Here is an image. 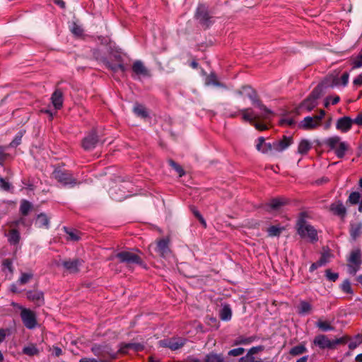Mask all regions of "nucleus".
I'll return each instance as SVG.
<instances>
[{
	"instance_id": "f257e3e1",
	"label": "nucleus",
	"mask_w": 362,
	"mask_h": 362,
	"mask_svg": "<svg viewBox=\"0 0 362 362\" xmlns=\"http://www.w3.org/2000/svg\"><path fill=\"white\" fill-rule=\"evenodd\" d=\"M296 230L301 238L308 240L310 243H316L318 240L317 231L304 218H300L297 221Z\"/></svg>"
},
{
	"instance_id": "f03ea898",
	"label": "nucleus",
	"mask_w": 362,
	"mask_h": 362,
	"mask_svg": "<svg viewBox=\"0 0 362 362\" xmlns=\"http://www.w3.org/2000/svg\"><path fill=\"white\" fill-rule=\"evenodd\" d=\"M52 177L64 187H74L82 183L66 170L56 169L52 173Z\"/></svg>"
},
{
	"instance_id": "7ed1b4c3",
	"label": "nucleus",
	"mask_w": 362,
	"mask_h": 362,
	"mask_svg": "<svg viewBox=\"0 0 362 362\" xmlns=\"http://www.w3.org/2000/svg\"><path fill=\"white\" fill-rule=\"evenodd\" d=\"M325 144L329 147L331 150H334L339 158H344L349 149V144L345 141H341V138L338 136L327 138L325 141Z\"/></svg>"
},
{
	"instance_id": "20e7f679",
	"label": "nucleus",
	"mask_w": 362,
	"mask_h": 362,
	"mask_svg": "<svg viewBox=\"0 0 362 362\" xmlns=\"http://www.w3.org/2000/svg\"><path fill=\"white\" fill-rule=\"evenodd\" d=\"M243 90H245V95L249 98L253 105L258 107L262 112V117L265 119L269 118L272 114V111L267 108L258 98L256 91L250 86H243Z\"/></svg>"
},
{
	"instance_id": "39448f33",
	"label": "nucleus",
	"mask_w": 362,
	"mask_h": 362,
	"mask_svg": "<svg viewBox=\"0 0 362 362\" xmlns=\"http://www.w3.org/2000/svg\"><path fill=\"white\" fill-rule=\"evenodd\" d=\"M243 90H245V95L249 98L253 105L258 107L262 112V117L265 119L269 118L272 114V111L267 108L258 98L256 91L250 86H243Z\"/></svg>"
},
{
	"instance_id": "423d86ee",
	"label": "nucleus",
	"mask_w": 362,
	"mask_h": 362,
	"mask_svg": "<svg viewBox=\"0 0 362 362\" xmlns=\"http://www.w3.org/2000/svg\"><path fill=\"white\" fill-rule=\"evenodd\" d=\"M325 115V111L320 110L318 115L314 117H305L300 123L299 127L305 130L315 129L320 126L322 119Z\"/></svg>"
},
{
	"instance_id": "0eeeda50",
	"label": "nucleus",
	"mask_w": 362,
	"mask_h": 362,
	"mask_svg": "<svg viewBox=\"0 0 362 362\" xmlns=\"http://www.w3.org/2000/svg\"><path fill=\"white\" fill-rule=\"evenodd\" d=\"M293 143V139L292 136H284L282 139L273 142L272 144H267V148L264 149L263 151L269 152L274 150L278 152H281L288 148Z\"/></svg>"
},
{
	"instance_id": "6e6552de",
	"label": "nucleus",
	"mask_w": 362,
	"mask_h": 362,
	"mask_svg": "<svg viewBox=\"0 0 362 362\" xmlns=\"http://www.w3.org/2000/svg\"><path fill=\"white\" fill-rule=\"evenodd\" d=\"M116 257L119 259L120 262L125 263L128 265L141 264V258L134 252L129 251H122L116 255Z\"/></svg>"
},
{
	"instance_id": "1a4fd4ad",
	"label": "nucleus",
	"mask_w": 362,
	"mask_h": 362,
	"mask_svg": "<svg viewBox=\"0 0 362 362\" xmlns=\"http://www.w3.org/2000/svg\"><path fill=\"white\" fill-rule=\"evenodd\" d=\"M21 317L25 327L29 329H34L37 325L36 315L34 312L27 308H22Z\"/></svg>"
},
{
	"instance_id": "9d476101",
	"label": "nucleus",
	"mask_w": 362,
	"mask_h": 362,
	"mask_svg": "<svg viewBox=\"0 0 362 362\" xmlns=\"http://www.w3.org/2000/svg\"><path fill=\"white\" fill-rule=\"evenodd\" d=\"M196 18L199 21L200 24L206 28H209L214 22L213 17L209 14L206 7L203 5L198 6Z\"/></svg>"
},
{
	"instance_id": "9b49d317",
	"label": "nucleus",
	"mask_w": 362,
	"mask_h": 362,
	"mask_svg": "<svg viewBox=\"0 0 362 362\" xmlns=\"http://www.w3.org/2000/svg\"><path fill=\"white\" fill-rule=\"evenodd\" d=\"M99 142L100 140L98 139V136L96 134L95 131H92L83 139L82 147L86 151H90L95 148Z\"/></svg>"
},
{
	"instance_id": "f8f14e48",
	"label": "nucleus",
	"mask_w": 362,
	"mask_h": 362,
	"mask_svg": "<svg viewBox=\"0 0 362 362\" xmlns=\"http://www.w3.org/2000/svg\"><path fill=\"white\" fill-rule=\"evenodd\" d=\"M160 346L170 348L171 350H177L184 346L185 339L182 338H172L159 341Z\"/></svg>"
},
{
	"instance_id": "ddd939ff",
	"label": "nucleus",
	"mask_w": 362,
	"mask_h": 362,
	"mask_svg": "<svg viewBox=\"0 0 362 362\" xmlns=\"http://www.w3.org/2000/svg\"><path fill=\"white\" fill-rule=\"evenodd\" d=\"M82 264L83 261L79 259L64 260L62 262V265L70 274L78 273Z\"/></svg>"
},
{
	"instance_id": "4468645a",
	"label": "nucleus",
	"mask_w": 362,
	"mask_h": 362,
	"mask_svg": "<svg viewBox=\"0 0 362 362\" xmlns=\"http://www.w3.org/2000/svg\"><path fill=\"white\" fill-rule=\"evenodd\" d=\"M156 251L163 257H168L171 253L170 249V239L166 238L158 240Z\"/></svg>"
},
{
	"instance_id": "2eb2a0df",
	"label": "nucleus",
	"mask_w": 362,
	"mask_h": 362,
	"mask_svg": "<svg viewBox=\"0 0 362 362\" xmlns=\"http://www.w3.org/2000/svg\"><path fill=\"white\" fill-rule=\"evenodd\" d=\"M353 124L354 121L351 117L344 116L338 119L336 128L341 132H347L351 129Z\"/></svg>"
},
{
	"instance_id": "dca6fc26",
	"label": "nucleus",
	"mask_w": 362,
	"mask_h": 362,
	"mask_svg": "<svg viewBox=\"0 0 362 362\" xmlns=\"http://www.w3.org/2000/svg\"><path fill=\"white\" fill-rule=\"evenodd\" d=\"M132 71L137 76L144 77H151V74L149 70L144 66L140 60H136L133 63Z\"/></svg>"
},
{
	"instance_id": "f3484780",
	"label": "nucleus",
	"mask_w": 362,
	"mask_h": 362,
	"mask_svg": "<svg viewBox=\"0 0 362 362\" xmlns=\"http://www.w3.org/2000/svg\"><path fill=\"white\" fill-rule=\"evenodd\" d=\"M27 298L35 303L37 306H40L44 303V295L40 291H28L26 293Z\"/></svg>"
},
{
	"instance_id": "a211bd4d",
	"label": "nucleus",
	"mask_w": 362,
	"mask_h": 362,
	"mask_svg": "<svg viewBox=\"0 0 362 362\" xmlns=\"http://www.w3.org/2000/svg\"><path fill=\"white\" fill-rule=\"evenodd\" d=\"M242 118L244 121L248 122L250 124L254 123L255 120L264 119L262 117V112L259 115L255 114L250 108H245L240 110Z\"/></svg>"
},
{
	"instance_id": "6ab92c4d",
	"label": "nucleus",
	"mask_w": 362,
	"mask_h": 362,
	"mask_svg": "<svg viewBox=\"0 0 362 362\" xmlns=\"http://www.w3.org/2000/svg\"><path fill=\"white\" fill-rule=\"evenodd\" d=\"M314 344L320 349H333L332 340H329L328 337L323 334L315 337Z\"/></svg>"
},
{
	"instance_id": "aec40b11",
	"label": "nucleus",
	"mask_w": 362,
	"mask_h": 362,
	"mask_svg": "<svg viewBox=\"0 0 362 362\" xmlns=\"http://www.w3.org/2000/svg\"><path fill=\"white\" fill-rule=\"evenodd\" d=\"M144 349V346L141 343H127L122 344L119 351L122 354H127L129 350L139 352L143 351Z\"/></svg>"
},
{
	"instance_id": "412c9836",
	"label": "nucleus",
	"mask_w": 362,
	"mask_h": 362,
	"mask_svg": "<svg viewBox=\"0 0 362 362\" xmlns=\"http://www.w3.org/2000/svg\"><path fill=\"white\" fill-rule=\"evenodd\" d=\"M329 209L334 215L340 216L341 218L345 217L346 214V209L341 201L332 203Z\"/></svg>"
},
{
	"instance_id": "4be33fe9",
	"label": "nucleus",
	"mask_w": 362,
	"mask_h": 362,
	"mask_svg": "<svg viewBox=\"0 0 362 362\" xmlns=\"http://www.w3.org/2000/svg\"><path fill=\"white\" fill-rule=\"evenodd\" d=\"M346 204L351 205L358 204V210L359 212H362V196L358 192H352L346 200Z\"/></svg>"
},
{
	"instance_id": "5701e85b",
	"label": "nucleus",
	"mask_w": 362,
	"mask_h": 362,
	"mask_svg": "<svg viewBox=\"0 0 362 362\" xmlns=\"http://www.w3.org/2000/svg\"><path fill=\"white\" fill-rule=\"evenodd\" d=\"M51 100L56 110H59L63 105V93L61 90L57 89L52 95Z\"/></svg>"
},
{
	"instance_id": "b1692460",
	"label": "nucleus",
	"mask_w": 362,
	"mask_h": 362,
	"mask_svg": "<svg viewBox=\"0 0 362 362\" xmlns=\"http://www.w3.org/2000/svg\"><path fill=\"white\" fill-rule=\"evenodd\" d=\"M262 346H254L251 348L245 356L239 358L238 362H253L257 358L254 356V354L262 350Z\"/></svg>"
},
{
	"instance_id": "393cba45",
	"label": "nucleus",
	"mask_w": 362,
	"mask_h": 362,
	"mask_svg": "<svg viewBox=\"0 0 362 362\" xmlns=\"http://www.w3.org/2000/svg\"><path fill=\"white\" fill-rule=\"evenodd\" d=\"M111 198L117 202H121L127 196L125 194L119 187L115 186L111 187L109 191Z\"/></svg>"
},
{
	"instance_id": "a878e982",
	"label": "nucleus",
	"mask_w": 362,
	"mask_h": 362,
	"mask_svg": "<svg viewBox=\"0 0 362 362\" xmlns=\"http://www.w3.org/2000/svg\"><path fill=\"white\" fill-rule=\"evenodd\" d=\"M362 230V223H352L350 224L349 233L351 238L356 240L361 235Z\"/></svg>"
},
{
	"instance_id": "bb28decb",
	"label": "nucleus",
	"mask_w": 362,
	"mask_h": 362,
	"mask_svg": "<svg viewBox=\"0 0 362 362\" xmlns=\"http://www.w3.org/2000/svg\"><path fill=\"white\" fill-rule=\"evenodd\" d=\"M35 225L39 228H45L48 229L49 228V218L44 213L37 215Z\"/></svg>"
},
{
	"instance_id": "cd10ccee",
	"label": "nucleus",
	"mask_w": 362,
	"mask_h": 362,
	"mask_svg": "<svg viewBox=\"0 0 362 362\" xmlns=\"http://www.w3.org/2000/svg\"><path fill=\"white\" fill-rule=\"evenodd\" d=\"M313 309L312 305L305 300H302L300 302L299 305L298 306V313L300 315H308L309 314Z\"/></svg>"
},
{
	"instance_id": "c85d7f7f",
	"label": "nucleus",
	"mask_w": 362,
	"mask_h": 362,
	"mask_svg": "<svg viewBox=\"0 0 362 362\" xmlns=\"http://www.w3.org/2000/svg\"><path fill=\"white\" fill-rule=\"evenodd\" d=\"M349 262L356 266L361 264V253L360 250H356L351 252Z\"/></svg>"
},
{
	"instance_id": "c756f323",
	"label": "nucleus",
	"mask_w": 362,
	"mask_h": 362,
	"mask_svg": "<svg viewBox=\"0 0 362 362\" xmlns=\"http://www.w3.org/2000/svg\"><path fill=\"white\" fill-rule=\"evenodd\" d=\"M134 112L139 117L141 118H146L148 117V112L146 110V108L139 103L135 104L134 107Z\"/></svg>"
},
{
	"instance_id": "7c9ffc66",
	"label": "nucleus",
	"mask_w": 362,
	"mask_h": 362,
	"mask_svg": "<svg viewBox=\"0 0 362 362\" xmlns=\"http://www.w3.org/2000/svg\"><path fill=\"white\" fill-rule=\"evenodd\" d=\"M23 354L29 356H37L39 354L40 351L37 346L34 344H30L27 346H25L22 350Z\"/></svg>"
},
{
	"instance_id": "2f4dec72",
	"label": "nucleus",
	"mask_w": 362,
	"mask_h": 362,
	"mask_svg": "<svg viewBox=\"0 0 362 362\" xmlns=\"http://www.w3.org/2000/svg\"><path fill=\"white\" fill-rule=\"evenodd\" d=\"M349 78V74L348 72H344L342 74L340 78H335L333 80L332 86H338L339 85H342L343 86H346L348 83Z\"/></svg>"
},
{
	"instance_id": "473e14b6",
	"label": "nucleus",
	"mask_w": 362,
	"mask_h": 362,
	"mask_svg": "<svg viewBox=\"0 0 362 362\" xmlns=\"http://www.w3.org/2000/svg\"><path fill=\"white\" fill-rule=\"evenodd\" d=\"M317 105V102L308 96V98L304 100L301 103V107L305 109L307 111L310 112Z\"/></svg>"
},
{
	"instance_id": "72a5a7b5",
	"label": "nucleus",
	"mask_w": 362,
	"mask_h": 362,
	"mask_svg": "<svg viewBox=\"0 0 362 362\" xmlns=\"http://www.w3.org/2000/svg\"><path fill=\"white\" fill-rule=\"evenodd\" d=\"M311 146L312 145L309 141L303 139L299 143L298 152L302 155L306 154L311 148Z\"/></svg>"
},
{
	"instance_id": "f704fd0d",
	"label": "nucleus",
	"mask_w": 362,
	"mask_h": 362,
	"mask_svg": "<svg viewBox=\"0 0 362 362\" xmlns=\"http://www.w3.org/2000/svg\"><path fill=\"white\" fill-rule=\"evenodd\" d=\"M220 318L224 321H228L231 319L232 311L228 305H224L220 310Z\"/></svg>"
},
{
	"instance_id": "c9c22d12",
	"label": "nucleus",
	"mask_w": 362,
	"mask_h": 362,
	"mask_svg": "<svg viewBox=\"0 0 362 362\" xmlns=\"http://www.w3.org/2000/svg\"><path fill=\"white\" fill-rule=\"evenodd\" d=\"M8 240L11 245H16L20 240V233L18 230L12 229L9 231L8 235Z\"/></svg>"
},
{
	"instance_id": "e433bc0d",
	"label": "nucleus",
	"mask_w": 362,
	"mask_h": 362,
	"mask_svg": "<svg viewBox=\"0 0 362 362\" xmlns=\"http://www.w3.org/2000/svg\"><path fill=\"white\" fill-rule=\"evenodd\" d=\"M105 64L107 68L114 72L121 71L122 73L126 71V68L122 63L112 64L110 62L105 60Z\"/></svg>"
},
{
	"instance_id": "4c0bfd02",
	"label": "nucleus",
	"mask_w": 362,
	"mask_h": 362,
	"mask_svg": "<svg viewBox=\"0 0 362 362\" xmlns=\"http://www.w3.org/2000/svg\"><path fill=\"white\" fill-rule=\"evenodd\" d=\"M361 344H362V335L357 334L353 339H351V341L349 344V349L350 350H354Z\"/></svg>"
},
{
	"instance_id": "58836bf2",
	"label": "nucleus",
	"mask_w": 362,
	"mask_h": 362,
	"mask_svg": "<svg viewBox=\"0 0 362 362\" xmlns=\"http://www.w3.org/2000/svg\"><path fill=\"white\" fill-rule=\"evenodd\" d=\"M205 362H223V357L221 354L211 353L206 356Z\"/></svg>"
},
{
	"instance_id": "ea45409f",
	"label": "nucleus",
	"mask_w": 362,
	"mask_h": 362,
	"mask_svg": "<svg viewBox=\"0 0 362 362\" xmlns=\"http://www.w3.org/2000/svg\"><path fill=\"white\" fill-rule=\"evenodd\" d=\"M272 144L271 143H266L264 137H259L257 140L256 143V148L258 151H261L263 153H267V152H264V149L267 148V145Z\"/></svg>"
},
{
	"instance_id": "a19ab883",
	"label": "nucleus",
	"mask_w": 362,
	"mask_h": 362,
	"mask_svg": "<svg viewBox=\"0 0 362 362\" xmlns=\"http://www.w3.org/2000/svg\"><path fill=\"white\" fill-rule=\"evenodd\" d=\"M285 202L282 199H273L268 204V206L272 209H278L283 206Z\"/></svg>"
},
{
	"instance_id": "79ce46f5",
	"label": "nucleus",
	"mask_w": 362,
	"mask_h": 362,
	"mask_svg": "<svg viewBox=\"0 0 362 362\" xmlns=\"http://www.w3.org/2000/svg\"><path fill=\"white\" fill-rule=\"evenodd\" d=\"M31 209V204L26 200H23L20 206V211L23 216H27Z\"/></svg>"
},
{
	"instance_id": "37998d69",
	"label": "nucleus",
	"mask_w": 362,
	"mask_h": 362,
	"mask_svg": "<svg viewBox=\"0 0 362 362\" xmlns=\"http://www.w3.org/2000/svg\"><path fill=\"white\" fill-rule=\"evenodd\" d=\"M206 85H214L216 86L224 87L223 84L218 82L216 79V75L211 74H210L206 80Z\"/></svg>"
},
{
	"instance_id": "c03bdc74",
	"label": "nucleus",
	"mask_w": 362,
	"mask_h": 362,
	"mask_svg": "<svg viewBox=\"0 0 362 362\" xmlns=\"http://www.w3.org/2000/svg\"><path fill=\"white\" fill-rule=\"evenodd\" d=\"M306 351V348L304 345H298L294 347H293L291 351L290 354L292 356H298L300 355Z\"/></svg>"
},
{
	"instance_id": "a18cd8bd",
	"label": "nucleus",
	"mask_w": 362,
	"mask_h": 362,
	"mask_svg": "<svg viewBox=\"0 0 362 362\" xmlns=\"http://www.w3.org/2000/svg\"><path fill=\"white\" fill-rule=\"evenodd\" d=\"M33 277V274L31 272H27V273H22L19 279L18 282L21 285H24L29 282L30 279H32Z\"/></svg>"
},
{
	"instance_id": "49530a36",
	"label": "nucleus",
	"mask_w": 362,
	"mask_h": 362,
	"mask_svg": "<svg viewBox=\"0 0 362 362\" xmlns=\"http://www.w3.org/2000/svg\"><path fill=\"white\" fill-rule=\"evenodd\" d=\"M284 228H280L276 226H272L267 229L269 236H278L281 233Z\"/></svg>"
},
{
	"instance_id": "de8ad7c7",
	"label": "nucleus",
	"mask_w": 362,
	"mask_h": 362,
	"mask_svg": "<svg viewBox=\"0 0 362 362\" xmlns=\"http://www.w3.org/2000/svg\"><path fill=\"white\" fill-rule=\"evenodd\" d=\"M317 326L320 329H322V331H325V332L334 329V327L332 326H331L329 325V323L326 321H321V320L318 321L317 323Z\"/></svg>"
},
{
	"instance_id": "09e8293b",
	"label": "nucleus",
	"mask_w": 362,
	"mask_h": 362,
	"mask_svg": "<svg viewBox=\"0 0 362 362\" xmlns=\"http://www.w3.org/2000/svg\"><path fill=\"white\" fill-rule=\"evenodd\" d=\"M66 232L68 235V239L70 240L76 241L80 239L79 233L75 230H68L66 228Z\"/></svg>"
},
{
	"instance_id": "8fccbe9b",
	"label": "nucleus",
	"mask_w": 362,
	"mask_h": 362,
	"mask_svg": "<svg viewBox=\"0 0 362 362\" xmlns=\"http://www.w3.org/2000/svg\"><path fill=\"white\" fill-rule=\"evenodd\" d=\"M168 163H169L170 165L172 168H173L175 170V171L179 174L180 177H182V175H185V171L182 169V168L180 165L176 163L174 160H169Z\"/></svg>"
},
{
	"instance_id": "3c124183",
	"label": "nucleus",
	"mask_w": 362,
	"mask_h": 362,
	"mask_svg": "<svg viewBox=\"0 0 362 362\" xmlns=\"http://www.w3.org/2000/svg\"><path fill=\"white\" fill-rule=\"evenodd\" d=\"M252 337H238L235 341V345H239V344H249L252 341Z\"/></svg>"
},
{
	"instance_id": "603ef678",
	"label": "nucleus",
	"mask_w": 362,
	"mask_h": 362,
	"mask_svg": "<svg viewBox=\"0 0 362 362\" xmlns=\"http://www.w3.org/2000/svg\"><path fill=\"white\" fill-rule=\"evenodd\" d=\"M191 211H192V214L199 219V221H200L202 225L204 228H206V223L204 218H203V216L199 213V211L197 210V209L196 207H194V206H192L191 207Z\"/></svg>"
},
{
	"instance_id": "864d4df0",
	"label": "nucleus",
	"mask_w": 362,
	"mask_h": 362,
	"mask_svg": "<svg viewBox=\"0 0 362 362\" xmlns=\"http://www.w3.org/2000/svg\"><path fill=\"white\" fill-rule=\"evenodd\" d=\"M341 288L343 291V292L346 293H353V290L351 288V284L348 279L343 281L342 284L341 285Z\"/></svg>"
},
{
	"instance_id": "5fc2aeb1",
	"label": "nucleus",
	"mask_w": 362,
	"mask_h": 362,
	"mask_svg": "<svg viewBox=\"0 0 362 362\" xmlns=\"http://www.w3.org/2000/svg\"><path fill=\"white\" fill-rule=\"evenodd\" d=\"M23 132H19L15 136V138L13 139V141L10 143L11 147H16L18 146L21 142V139L23 137Z\"/></svg>"
},
{
	"instance_id": "6e6d98bb",
	"label": "nucleus",
	"mask_w": 362,
	"mask_h": 362,
	"mask_svg": "<svg viewBox=\"0 0 362 362\" xmlns=\"http://www.w3.org/2000/svg\"><path fill=\"white\" fill-rule=\"evenodd\" d=\"M71 30L75 35L77 36H80L83 34V29L80 25H77L76 23H72Z\"/></svg>"
},
{
	"instance_id": "4d7b16f0",
	"label": "nucleus",
	"mask_w": 362,
	"mask_h": 362,
	"mask_svg": "<svg viewBox=\"0 0 362 362\" xmlns=\"http://www.w3.org/2000/svg\"><path fill=\"white\" fill-rule=\"evenodd\" d=\"M245 352V349L242 347L235 348L228 351V355L232 356H238L243 355Z\"/></svg>"
},
{
	"instance_id": "13d9d810",
	"label": "nucleus",
	"mask_w": 362,
	"mask_h": 362,
	"mask_svg": "<svg viewBox=\"0 0 362 362\" xmlns=\"http://www.w3.org/2000/svg\"><path fill=\"white\" fill-rule=\"evenodd\" d=\"M327 279L331 281H335L339 277L338 273L332 272L330 269H327L325 272Z\"/></svg>"
},
{
	"instance_id": "bf43d9fd",
	"label": "nucleus",
	"mask_w": 362,
	"mask_h": 362,
	"mask_svg": "<svg viewBox=\"0 0 362 362\" xmlns=\"http://www.w3.org/2000/svg\"><path fill=\"white\" fill-rule=\"evenodd\" d=\"M349 340V338L347 336L342 337L339 339H336L332 340L333 349L336 347L338 344H344Z\"/></svg>"
},
{
	"instance_id": "052dcab7",
	"label": "nucleus",
	"mask_w": 362,
	"mask_h": 362,
	"mask_svg": "<svg viewBox=\"0 0 362 362\" xmlns=\"http://www.w3.org/2000/svg\"><path fill=\"white\" fill-rule=\"evenodd\" d=\"M280 124L281 125L293 126L295 124V120L290 117L282 118L280 120Z\"/></svg>"
},
{
	"instance_id": "680f3d73",
	"label": "nucleus",
	"mask_w": 362,
	"mask_h": 362,
	"mask_svg": "<svg viewBox=\"0 0 362 362\" xmlns=\"http://www.w3.org/2000/svg\"><path fill=\"white\" fill-rule=\"evenodd\" d=\"M362 66V51L358 57L353 62V68L357 69Z\"/></svg>"
},
{
	"instance_id": "e2e57ef3",
	"label": "nucleus",
	"mask_w": 362,
	"mask_h": 362,
	"mask_svg": "<svg viewBox=\"0 0 362 362\" xmlns=\"http://www.w3.org/2000/svg\"><path fill=\"white\" fill-rule=\"evenodd\" d=\"M12 261L10 259H5L3 261L2 265L4 269H8L10 272H13Z\"/></svg>"
},
{
	"instance_id": "0e129e2a",
	"label": "nucleus",
	"mask_w": 362,
	"mask_h": 362,
	"mask_svg": "<svg viewBox=\"0 0 362 362\" xmlns=\"http://www.w3.org/2000/svg\"><path fill=\"white\" fill-rule=\"evenodd\" d=\"M0 187L4 190L8 191L11 188V184L0 176Z\"/></svg>"
},
{
	"instance_id": "69168bd1",
	"label": "nucleus",
	"mask_w": 362,
	"mask_h": 362,
	"mask_svg": "<svg viewBox=\"0 0 362 362\" xmlns=\"http://www.w3.org/2000/svg\"><path fill=\"white\" fill-rule=\"evenodd\" d=\"M310 98H313L314 100L317 102V99L320 97V89L319 88H315L309 95Z\"/></svg>"
},
{
	"instance_id": "338daca9",
	"label": "nucleus",
	"mask_w": 362,
	"mask_h": 362,
	"mask_svg": "<svg viewBox=\"0 0 362 362\" xmlns=\"http://www.w3.org/2000/svg\"><path fill=\"white\" fill-rule=\"evenodd\" d=\"M251 125L254 126L257 130L263 131L267 129V125L265 124L257 122V120L254 121Z\"/></svg>"
},
{
	"instance_id": "774afa93",
	"label": "nucleus",
	"mask_w": 362,
	"mask_h": 362,
	"mask_svg": "<svg viewBox=\"0 0 362 362\" xmlns=\"http://www.w3.org/2000/svg\"><path fill=\"white\" fill-rule=\"evenodd\" d=\"M353 83L356 86H360L362 85V73L354 79Z\"/></svg>"
}]
</instances>
